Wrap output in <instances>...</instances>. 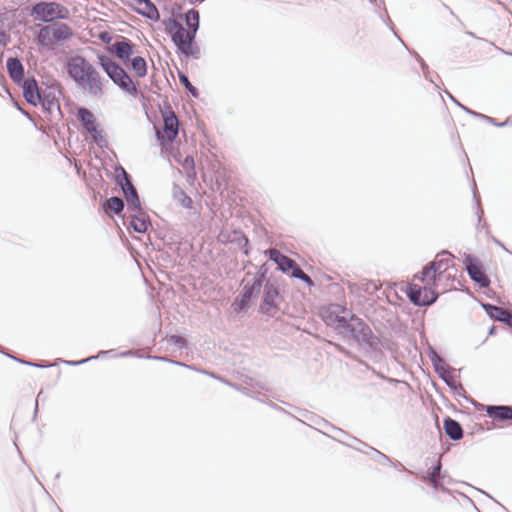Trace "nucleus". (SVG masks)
<instances>
[{
	"label": "nucleus",
	"instance_id": "nucleus-1",
	"mask_svg": "<svg viewBox=\"0 0 512 512\" xmlns=\"http://www.w3.org/2000/svg\"><path fill=\"white\" fill-rule=\"evenodd\" d=\"M67 72L91 98L101 99L104 96L107 81L84 57H71L67 62Z\"/></svg>",
	"mask_w": 512,
	"mask_h": 512
},
{
	"label": "nucleus",
	"instance_id": "nucleus-2",
	"mask_svg": "<svg viewBox=\"0 0 512 512\" xmlns=\"http://www.w3.org/2000/svg\"><path fill=\"white\" fill-rule=\"evenodd\" d=\"M98 60L104 72L115 85L128 95L134 97L137 95L138 89L135 83L119 64L105 55H99Z\"/></svg>",
	"mask_w": 512,
	"mask_h": 512
},
{
	"label": "nucleus",
	"instance_id": "nucleus-3",
	"mask_svg": "<svg viewBox=\"0 0 512 512\" xmlns=\"http://www.w3.org/2000/svg\"><path fill=\"white\" fill-rule=\"evenodd\" d=\"M163 24L165 31L171 36V40L178 50L186 56L192 55L195 36L190 31L185 30L183 25L173 17L165 19Z\"/></svg>",
	"mask_w": 512,
	"mask_h": 512
},
{
	"label": "nucleus",
	"instance_id": "nucleus-4",
	"mask_svg": "<svg viewBox=\"0 0 512 512\" xmlns=\"http://www.w3.org/2000/svg\"><path fill=\"white\" fill-rule=\"evenodd\" d=\"M344 338L355 340L360 346L374 348L378 339L373 335L372 330L360 318L350 315V323L343 334Z\"/></svg>",
	"mask_w": 512,
	"mask_h": 512
},
{
	"label": "nucleus",
	"instance_id": "nucleus-5",
	"mask_svg": "<svg viewBox=\"0 0 512 512\" xmlns=\"http://www.w3.org/2000/svg\"><path fill=\"white\" fill-rule=\"evenodd\" d=\"M71 36L72 30L67 24L56 22L40 29L38 42L44 47L54 49L56 45L68 40Z\"/></svg>",
	"mask_w": 512,
	"mask_h": 512
},
{
	"label": "nucleus",
	"instance_id": "nucleus-6",
	"mask_svg": "<svg viewBox=\"0 0 512 512\" xmlns=\"http://www.w3.org/2000/svg\"><path fill=\"white\" fill-rule=\"evenodd\" d=\"M32 15L43 22H51L67 18L68 9L55 2H40L33 6Z\"/></svg>",
	"mask_w": 512,
	"mask_h": 512
},
{
	"label": "nucleus",
	"instance_id": "nucleus-7",
	"mask_svg": "<svg viewBox=\"0 0 512 512\" xmlns=\"http://www.w3.org/2000/svg\"><path fill=\"white\" fill-rule=\"evenodd\" d=\"M350 315L352 314L345 307L334 305L324 316V320L328 326L343 336L350 323Z\"/></svg>",
	"mask_w": 512,
	"mask_h": 512
},
{
	"label": "nucleus",
	"instance_id": "nucleus-8",
	"mask_svg": "<svg viewBox=\"0 0 512 512\" xmlns=\"http://www.w3.org/2000/svg\"><path fill=\"white\" fill-rule=\"evenodd\" d=\"M407 295L410 301L418 306H428L433 304L438 297V294L432 288V285H425L423 287L417 284H410L408 287Z\"/></svg>",
	"mask_w": 512,
	"mask_h": 512
},
{
	"label": "nucleus",
	"instance_id": "nucleus-9",
	"mask_svg": "<svg viewBox=\"0 0 512 512\" xmlns=\"http://www.w3.org/2000/svg\"><path fill=\"white\" fill-rule=\"evenodd\" d=\"M117 180L125 195L128 208L139 212L140 200L138 193L134 188L133 184L131 183L129 175L123 168H121V174L117 176Z\"/></svg>",
	"mask_w": 512,
	"mask_h": 512
},
{
	"label": "nucleus",
	"instance_id": "nucleus-10",
	"mask_svg": "<svg viewBox=\"0 0 512 512\" xmlns=\"http://www.w3.org/2000/svg\"><path fill=\"white\" fill-rule=\"evenodd\" d=\"M278 304L279 290L273 282L267 281L264 286V298L260 309L264 314L274 316L278 309Z\"/></svg>",
	"mask_w": 512,
	"mask_h": 512
},
{
	"label": "nucleus",
	"instance_id": "nucleus-11",
	"mask_svg": "<svg viewBox=\"0 0 512 512\" xmlns=\"http://www.w3.org/2000/svg\"><path fill=\"white\" fill-rule=\"evenodd\" d=\"M264 276L265 273L261 272L255 275L251 280H244V287L241 292L240 308H243L253 296H256L260 293L262 287V279Z\"/></svg>",
	"mask_w": 512,
	"mask_h": 512
},
{
	"label": "nucleus",
	"instance_id": "nucleus-12",
	"mask_svg": "<svg viewBox=\"0 0 512 512\" xmlns=\"http://www.w3.org/2000/svg\"><path fill=\"white\" fill-rule=\"evenodd\" d=\"M464 264L466 266V270L470 276V278L478 283L481 287L489 286V279L483 273L481 264L479 261L472 255H467L464 259Z\"/></svg>",
	"mask_w": 512,
	"mask_h": 512
},
{
	"label": "nucleus",
	"instance_id": "nucleus-13",
	"mask_svg": "<svg viewBox=\"0 0 512 512\" xmlns=\"http://www.w3.org/2000/svg\"><path fill=\"white\" fill-rule=\"evenodd\" d=\"M178 119L174 112L169 111L164 114V126L163 135L160 131H157L158 139H166L167 141H173L178 135Z\"/></svg>",
	"mask_w": 512,
	"mask_h": 512
},
{
	"label": "nucleus",
	"instance_id": "nucleus-14",
	"mask_svg": "<svg viewBox=\"0 0 512 512\" xmlns=\"http://www.w3.org/2000/svg\"><path fill=\"white\" fill-rule=\"evenodd\" d=\"M20 84L22 85L23 96L26 99V101L36 106L41 100L36 80L34 78H27L23 80Z\"/></svg>",
	"mask_w": 512,
	"mask_h": 512
},
{
	"label": "nucleus",
	"instance_id": "nucleus-15",
	"mask_svg": "<svg viewBox=\"0 0 512 512\" xmlns=\"http://www.w3.org/2000/svg\"><path fill=\"white\" fill-rule=\"evenodd\" d=\"M270 260L275 262L278 268L283 272L290 271L295 266V261L286 255L282 254L279 250L271 248L267 251Z\"/></svg>",
	"mask_w": 512,
	"mask_h": 512
},
{
	"label": "nucleus",
	"instance_id": "nucleus-16",
	"mask_svg": "<svg viewBox=\"0 0 512 512\" xmlns=\"http://www.w3.org/2000/svg\"><path fill=\"white\" fill-rule=\"evenodd\" d=\"M483 307L490 318L503 322L512 328V314L507 310L491 304H484Z\"/></svg>",
	"mask_w": 512,
	"mask_h": 512
},
{
	"label": "nucleus",
	"instance_id": "nucleus-17",
	"mask_svg": "<svg viewBox=\"0 0 512 512\" xmlns=\"http://www.w3.org/2000/svg\"><path fill=\"white\" fill-rule=\"evenodd\" d=\"M432 362L435 368V371L440 375V377L445 381V383L449 386L454 388L455 387V380L453 376L450 374L449 368L447 367V364L445 361L440 358L438 355L434 354L432 357Z\"/></svg>",
	"mask_w": 512,
	"mask_h": 512
},
{
	"label": "nucleus",
	"instance_id": "nucleus-18",
	"mask_svg": "<svg viewBox=\"0 0 512 512\" xmlns=\"http://www.w3.org/2000/svg\"><path fill=\"white\" fill-rule=\"evenodd\" d=\"M7 71L11 79L20 84L24 79V66L18 58H8L6 62Z\"/></svg>",
	"mask_w": 512,
	"mask_h": 512
},
{
	"label": "nucleus",
	"instance_id": "nucleus-19",
	"mask_svg": "<svg viewBox=\"0 0 512 512\" xmlns=\"http://www.w3.org/2000/svg\"><path fill=\"white\" fill-rule=\"evenodd\" d=\"M112 51L115 55L124 61L125 63L129 60L130 56L133 54V45L132 43L126 39L122 38L120 41H116L112 44Z\"/></svg>",
	"mask_w": 512,
	"mask_h": 512
},
{
	"label": "nucleus",
	"instance_id": "nucleus-20",
	"mask_svg": "<svg viewBox=\"0 0 512 512\" xmlns=\"http://www.w3.org/2000/svg\"><path fill=\"white\" fill-rule=\"evenodd\" d=\"M487 415L500 421L512 420V407L510 406H487Z\"/></svg>",
	"mask_w": 512,
	"mask_h": 512
},
{
	"label": "nucleus",
	"instance_id": "nucleus-21",
	"mask_svg": "<svg viewBox=\"0 0 512 512\" xmlns=\"http://www.w3.org/2000/svg\"><path fill=\"white\" fill-rule=\"evenodd\" d=\"M438 277H440L439 272L429 263V265L424 267L414 278L425 285H432Z\"/></svg>",
	"mask_w": 512,
	"mask_h": 512
},
{
	"label": "nucleus",
	"instance_id": "nucleus-22",
	"mask_svg": "<svg viewBox=\"0 0 512 512\" xmlns=\"http://www.w3.org/2000/svg\"><path fill=\"white\" fill-rule=\"evenodd\" d=\"M77 116L89 133H97L95 117L91 111L86 108H79Z\"/></svg>",
	"mask_w": 512,
	"mask_h": 512
},
{
	"label": "nucleus",
	"instance_id": "nucleus-23",
	"mask_svg": "<svg viewBox=\"0 0 512 512\" xmlns=\"http://www.w3.org/2000/svg\"><path fill=\"white\" fill-rule=\"evenodd\" d=\"M444 430L450 439L457 441L463 437L461 425L454 419L447 417L444 420Z\"/></svg>",
	"mask_w": 512,
	"mask_h": 512
},
{
	"label": "nucleus",
	"instance_id": "nucleus-24",
	"mask_svg": "<svg viewBox=\"0 0 512 512\" xmlns=\"http://www.w3.org/2000/svg\"><path fill=\"white\" fill-rule=\"evenodd\" d=\"M452 255L446 251L438 254L436 258L430 262V264L435 267V269L439 272V275L444 273L449 267V263L451 262Z\"/></svg>",
	"mask_w": 512,
	"mask_h": 512
},
{
	"label": "nucleus",
	"instance_id": "nucleus-25",
	"mask_svg": "<svg viewBox=\"0 0 512 512\" xmlns=\"http://www.w3.org/2000/svg\"><path fill=\"white\" fill-rule=\"evenodd\" d=\"M199 21H200V16H199V12L195 9H190L186 14H185V22H186V25L188 26V31H190V33L192 35H194L196 37V33L199 29Z\"/></svg>",
	"mask_w": 512,
	"mask_h": 512
},
{
	"label": "nucleus",
	"instance_id": "nucleus-26",
	"mask_svg": "<svg viewBox=\"0 0 512 512\" xmlns=\"http://www.w3.org/2000/svg\"><path fill=\"white\" fill-rule=\"evenodd\" d=\"M130 225L134 231L144 233L149 226V221L142 213H140L139 215H132Z\"/></svg>",
	"mask_w": 512,
	"mask_h": 512
},
{
	"label": "nucleus",
	"instance_id": "nucleus-27",
	"mask_svg": "<svg viewBox=\"0 0 512 512\" xmlns=\"http://www.w3.org/2000/svg\"><path fill=\"white\" fill-rule=\"evenodd\" d=\"M427 478H428L430 484L435 489H439L442 486L441 483L439 482V479L441 478V463L440 462H438L437 465H435L428 471Z\"/></svg>",
	"mask_w": 512,
	"mask_h": 512
},
{
	"label": "nucleus",
	"instance_id": "nucleus-28",
	"mask_svg": "<svg viewBox=\"0 0 512 512\" xmlns=\"http://www.w3.org/2000/svg\"><path fill=\"white\" fill-rule=\"evenodd\" d=\"M131 67L139 77H144L147 73L146 61L140 56L131 59Z\"/></svg>",
	"mask_w": 512,
	"mask_h": 512
},
{
	"label": "nucleus",
	"instance_id": "nucleus-29",
	"mask_svg": "<svg viewBox=\"0 0 512 512\" xmlns=\"http://www.w3.org/2000/svg\"><path fill=\"white\" fill-rule=\"evenodd\" d=\"M104 208L105 210H109L114 212L115 214H119L124 208V202L119 197H111L106 201Z\"/></svg>",
	"mask_w": 512,
	"mask_h": 512
},
{
	"label": "nucleus",
	"instance_id": "nucleus-30",
	"mask_svg": "<svg viewBox=\"0 0 512 512\" xmlns=\"http://www.w3.org/2000/svg\"><path fill=\"white\" fill-rule=\"evenodd\" d=\"M292 270V277L300 279L308 284L312 283L311 278L295 263V266L291 269Z\"/></svg>",
	"mask_w": 512,
	"mask_h": 512
},
{
	"label": "nucleus",
	"instance_id": "nucleus-31",
	"mask_svg": "<svg viewBox=\"0 0 512 512\" xmlns=\"http://www.w3.org/2000/svg\"><path fill=\"white\" fill-rule=\"evenodd\" d=\"M466 112L471 114V115H473V116H476V117H479V118H483L486 121H488L489 123H491V124H493L495 126H498V127L506 126L509 123V119H507L506 121H504L502 123H498V121H495V119H493V118H491L489 116H486V115L474 112V111H472L470 109H466Z\"/></svg>",
	"mask_w": 512,
	"mask_h": 512
},
{
	"label": "nucleus",
	"instance_id": "nucleus-32",
	"mask_svg": "<svg viewBox=\"0 0 512 512\" xmlns=\"http://www.w3.org/2000/svg\"><path fill=\"white\" fill-rule=\"evenodd\" d=\"M179 80L194 97L198 95L197 89L190 83L188 77L185 74L180 73Z\"/></svg>",
	"mask_w": 512,
	"mask_h": 512
},
{
	"label": "nucleus",
	"instance_id": "nucleus-33",
	"mask_svg": "<svg viewBox=\"0 0 512 512\" xmlns=\"http://www.w3.org/2000/svg\"><path fill=\"white\" fill-rule=\"evenodd\" d=\"M181 205L185 208H190L192 205V199L187 196L183 191H180L179 194L176 195Z\"/></svg>",
	"mask_w": 512,
	"mask_h": 512
},
{
	"label": "nucleus",
	"instance_id": "nucleus-34",
	"mask_svg": "<svg viewBox=\"0 0 512 512\" xmlns=\"http://www.w3.org/2000/svg\"><path fill=\"white\" fill-rule=\"evenodd\" d=\"M142 7H143V9L141 10V13L145 17H147L151 20H157L159 18L158 10L156 7H155V12H153V13H150V8H151L150 6H142Z\"/></svg>",
	"mask_w": 512,
	"mask_h": 512
},
{
	"label": "nucleus",
	"instance_id": "nucleus-35",
	"mask_svg": "<svg viewBox=\"0 0 512 512\" xmlns=\"http://www.w3.org/2000/svg\"><path fill=\"white\" fill-rule=\"evenodd\" d=\"M171 343L177 345L179 348H182L185 344V339L181 336L173 335L171 336L170 340Z\"/></svg>",
	"mask_w": 512,
	"mask_h": 512
},
{
	"label": "nucleus",
	"instance_id": "nucleus-36",
	"mask_svg": "<svg viewBox=\"0 0 512 512\" xmlns=\"http://www.w3.org/2000/svg\"><path fill=\"white\" fill-rule=\"evenodd\" d=\"M98 356H91V357H88L86 359H82L80 361H66L65 363L67 365H70V366H77V365H80V364H83V363H86V362H89L91 361L92 359H96Z\"/></svg>",
	"mask_w": 512,
	"mask_h": 512
},
{
	"label": "nucleus",
	"instance_id": "nucleus-37",
	"mask_svg": "<svg viewBox=\"0 0 512 512\" xmlns=\"http://www.w3.org/2000/svg\"><path fill=\"white\" fill-rule=\"evenodd\" d=\"M139 6H150V13L155 12V5L150 0H135Z\"/></svg>",
	"mask_w": 512,
	"mask_h": 512
},
{
	"label": "nucleus",
	"instance_id": "nucleus-38",
	"mask_svg": "<svg viewBox=\"0 0 512 512\" xmlns=\"http://www.w3.org/2000/svg\"><path fill=\"white\" fill-rule=\"evenodd\" d=\"M448 96L450 98V100H452L453 102H455L459 107H461L464 111H466V109H468L467 107L463 106L462 104H460L450 93H448Z\"/></svg>",
	"mask_w": 512,
	"mask_h": 512
},
{
	"label": "nucleus",
	"instance_id": "nucleus-39",
	"mask_svg": "<svg viewBox=\"0 0 512 512\" xmlns=\"http://www.w3.org/2000/svg\"><path fill=\"white\" fill-rule=\"evenodd\" d=\"M6 38H7V35L4 32H0V43L5 44Z\"/></svg>",
	"mask_w": 512,
	"mask_h": 512
},
{
	"label": "nucleus",
	"instance_id": "nucleus-40",
	"mask_svg": "<svg viewBox=\"0 0 512 512\" xmlns=\"http://www.w3.org/2000/svg\"><path fill=\"white\" fill-rule=\"evenodd\" d=\"M185 163H186V165L193 164V159L192 158H186L185 159Z\"/></svg>",
	"mask_w": 512,
	"mask_h": 512
},
{
	"label": "nucleus",
	"instance_id": "nucleus-41",
	"mask_svg": "<svg viewBox=\"0 0 512 512\" xmlns=\"http://www.w3.org/2000/svg\"><path fill=\"white\" fill-rule=\"evenodd\" d=\"M374 451H375V453H377L378 455H380L383 459L388 460V458L386 457V455L381 454V453H380L379 451H377V450H374Z\"/></svg>",
	"mask_w": 512,
	"mask_h": 512
},
{
	"label": "nucleus",
	"instance_id": "nucleus-42",
	"mask_svg": "<svg viewBox=\"0 0 512 512\" xmlns=\"http://www.w3.org/2000/svg\"><path fill=\"white\" fill-rule=\"evenodd\" d=\"M23 363L27 364V365H31V366L42 367L41 365L34 364V363H31V362H23Z\"/></svg>",
	"mask_w": 512,
	"mask_h": 512
},
{
	"label": "nucleus",
	"instance_id": "nucleus-43",
	"mask_svg": "<svg viewBox=\"0 0 512 512\" xmlns=\"http://www.w3.org/2000/svg\"><path fill=\"white\" fill-rule=\"evenodd\" d=\"M422 69H423V71H425L427 69V66L424 63H422Z\"/></svg>",
	"mask_w": 512,
	"mask_h": 512
},
{
	"label": "nucleus",
	"instance_id": "nucleus-44",
	"mask_svg": "<svg viewBox=\"0 0 512 512\" xmlns=\"http://www.w3.org/2000/svg\"><path fill=\"white\" fill-rule=\"evenodd\" d=\"M178 364H179V365H183V366H184V364H181V363H178ZM185 367H186V368H191V366H189V365H185Z\"/></svg>",
	"mask_w": 512,
	"mask_h": 512
},
{
	"label": "nucleus",
	"instance_id": "nucleus-45",
	"mask_svg": "<svg viewBox=\"0 0 512 512\" xmlns=\"http://www.w3.org/2000/svg\"><path fill=\"white\" fill-rule=\"evenodd\" d=\"M106 353H107V351H102V352H100V354H99V355H101V354H106Z\"/></svg>",
	"mask_w": 512,
	"mask_h": 512
}]
</instances>
